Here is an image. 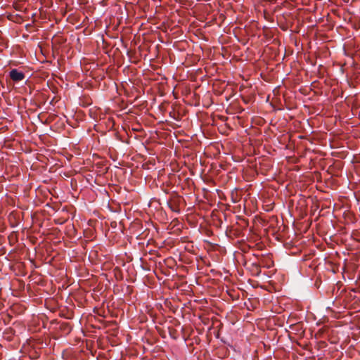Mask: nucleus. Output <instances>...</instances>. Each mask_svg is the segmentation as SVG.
<instances>
[{
  "label": "nucleus",
  "mask_w": 360,
  "mask_h": 360,
  "mask_svg": "<svg viewBox=\"0 0 360 360\" xmlns=\"http://www.w3.org/2000/svg\"><path fill=\"white\" fill-rule=\"evenodd\" d=\"M9 76L11 79L15 82L22 81L25 77V74L22 71H19L17 69H12L10 71Z\"/></svg>",
  "instance_id": "f257e3e1"
}]
</instances>
